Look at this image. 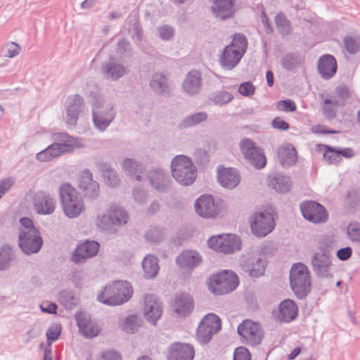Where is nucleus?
Segmentation results:
<instances>
[{
	"label": "nucleus",
	"instance_id": "5fc2aeb1",
	"mask_svg": "<svg viewBox=\"0 0 360 360\" xmlns=\"http://www.w3.org/2000/svg\"><path fill=\"white\" fill-rule=\"evenodd\" d=\"M276 107L279 110L294 112L296 110L295 103L290 99L279 101L276 103Z\"/></svg>",
	"mask_w": 360,
	"mask_h": 360
},
{
	"label": "nucleus",
	"instance_id": "6e6552de",
	"mask_svg": "<svg viewBox=\"0 0 360 360\" xmlns=\"http://www.w3.org/2000/svg\"><path fill=\"white\" fill-rule=\"evenodd\" d=\"M290 284L297 298L303 299L307 295L311 288V280L306 265L302 263L293 264L290 272Z\"/></svg>",
	"mask_w": 360,
	"mask_h": 360
},
{
	"label": "nucleus",
	"instance_id": "c03bdc74",
	"mask_svg": "<svg viewBox=\"0 0 360 360\" xmlns=\"http://www.w3.org/2000/svg\"><path fill=\"white\" fill-rule=\"evenodd\" d=\"M122 169L129 176L133 174L142 173L143 166L141 163L134 158H126L121 164Z\"/></svg>",
	"mask_w": 360,
	"mask_h": 360
},
{
	"label": "nucleus",
	"instance_id": "a878e982",
	"mask_svg": "<svg viewBox=\"0 0 360 360\" xmlns=\"http://www.w3.org/2000/svg\"><path fill=\"white\" fill-rule=\"evenodd\" d=\"M162 314V304L154 295H147L144 300L143 315L145 318L155 324Z\"/></svg>",
	"mask_w": 360,
	"mask_h": 360
},
{
	"label": "nucleus",
	"instance_id": "09e8293b",
	"mask_svg": "<svg viewBox=\"0 0 360 360\" xmlns=\"http://www.w3.org/2000/svg\"><path fill=\"white\" fill-rule=\"evenodd\" d=\"M233 96L225 91L216 92L210 96V99L216 105H224L233 100Z\"/></svg>",
	"mask_w": 360,
	"mask_h": 360
},
{
	"label": "nucleus",
	"instance_id": "7ed1b4c3",
	"mask_svg": "<svg viewBox=\"0 0 360 360\" xmlns=\"http://www.w3.org/2000/svg\"><path fill=\"white\" fill-rule=\"evenodd\" d=\"M129 218L128 212L124 207L111 202L105 213L96 216L95 224L99 230L113 234L117 233L118 228L128 223Z\"/></svg>",
	"mask_w": 360,
	"mask_h": 360
},
{
	"label": "nucleus",
	"instance_id": "7c9ffc66",
	"mask_svg": "<svg viewBox=\"0 0 360 360\" xmlns=\"http://www.w3.org/2000/svg\"><path fill=\"white\" fill-rule=\"evenodd\" d=\"M194 349L188 344L176 343L172 345L168 352V360H193Z\"/></svg>",
	"mask_w": 360,
	"mask_h": 360
},
{
	"label": "nucleus",
	"instance_id": "79ce46f5",
	"mask_svg": "<svg viewBox=\"0 0 360 360\" xmlns=\"http://www.w3.org/2000/svg\"><path fill=\"white\" fill-rule=\"evenodd\" d=\"M15 257L12 249L8 245H3L0 249V271L7 270Z\"/></svg>",
	"mask_w": 360,
	"mask_h": 360
},
{
	"label": "nucleus",
	"instance_id": "ddd939ff",
	"mask_svg": "<svg viewBox=\"0 0 360 360\" xmlns=\"http://www.w3.org/2000/svg\"><path fill=\"white\" fill-rule=\"evenodd\" d=\"M332 255L326 250L315 252L311 258L312 270L321 278H330L333 276Z\"/></svg>",
	"mask_w": 360,
	"mask_h": 360
},
{
	"label": "nucleus",
	"instance_id": "de8ad7c7",
	"mask_svg": "<svg viewBox=\"0 0 360 360\" xmlns=\"http://www.w3.org/2000/svg\"><path fill=\"white\" fill-rule=\"evenodd\" d=\"M21 47L15 42L6 43L3 49V56L6 58H13L18 56L20 53Z\"/></svg>",
	"mask_w": 360,
	"mask_h": 360
},
{
	"label": "nucleus",
	"instance_id": "2eb2a0df",
	"mask_svg": "<svg viewBox=\"0 0 360 360\" xmlns=\"http://www.w3.org/2000/svg\"><path fill=\"white\" fill-rule=\"evenodd\" d=\"M208 246L224 254H231L240 249V242L238 236L233 234L211 237L207 241Z\"/></svg>",
	"mask_w": 360,
	"mask_h": 360
},
{
	"label": "nucleus",
	"instance_id": "f03ea898",
	"mask_svg": "<svg viewBox=\"0 0 360 360\" xmlns=\"http://www.w3.org/2000/svg\"><path fill=\"white\" fill-rule=\"evenodd\" d=\"M89 102L92 108V121L94 127L103 132L110 125L116 112L111 103H106L105 97L98 91H91Z\"/></svg>",
	"mask_w": 360,
	"mask_h": 360
},
{
	"label": "nucleus",
	"instance_id": "0e129e2a",
	"mask_svg": "<svg viewBox=\"0 0 360 360\" xmlns=\"http://www.w3.org/2000/svg\"><path fill=\"white\" fill-rule=\"evenodd\" d=\"M60 331H61V328L59 326L56 325V326H51L48 330V331L46 333V337H47L48 341H51V342L56 341L58 338V337L60 334Z\"/></svg>",
	"mask_w": 360,
	"mask_h": 360
},
{
	"label": "nucleus",
	"instance_id": "c9c22d12",
	"mask_svg": "<svg viewBox=\"0 0 360 360\" xmlns=\"http://www.w3.org/2000/svg\"><path fill=\"white\" fill-rule=\"evenodd\" d=\"M176 261L182 269H193L200 264L201 257L195 251L186 250L176 257Z\"/></svg>",
	"mask_w": 360,
	"mask_h": 360
},
{
	"label": "nucleus",
	"instance_id": "c756f323",
	"mask_svg": "<svg viewBox=\"0 0 360 360\" xmlns=\"http://www.w3.org/2000/svg\"><path fill=\"white\" fill-rule=\"evenodd\" d=\"M317 68L321 77L324 79H329L337 72V61L333 56L325 54L319 58Z\"/></svg>",
	"mask_w": 360,
	"mask_h": 360
},
{
	"label": "nucleus",
	"instance_id": "864d4df0",
	"mask_svg": "<svg viewBox=\"0 0 360 360\" xmlns=\"http://www.w3.org/2000/svg\"><path fill=\"white\" fill-rule=\"evenodd\" d=\"M80 333H82L86 338H92L98 335L100 332V329L97 326L93 324L92 323H89L84 328L79 330Z\"/></svg>",
	"mask_w": 360,
	"mask_h": 360
},
{
	"label": "nucleus",
	"instance_id": "69168bd1",
	"mask_svg": "<svg viewBox=\"0 0 360 360\" xmlns=\"http://www.w3.org/2000/svg\"><path fill=\"white\" fill-rule=\"evenodd\" d=\"M20 222L22 226V228L20 229L19 231L30 232L31 231L37 230V229H36L34 226L33 221L30 218L22 217L20 219Z\"/></svg>",
	"mask_w": 360,
	"mask_h": 360
},
{
	"label": "nucleus",
	"instance_id": "f8f14e48",
	"mask_svg": "<svg viewBox=\"0 0 360 360\" xmlns=\"http://www.w3.org/2000/svg\"><path fill=\"white\" fill-rule=\"evenodd\" d=\"M239 145L244 158L254 167L262 169L266 165V160L262 149L257 147L253 141L245 138Z\"/></svg>",
	"mask_w": 360,
	"mask_h": 360
},
{
	"label": "nucleus",
	"instance_id": "4d7b16f0",
	"mask_svg": "<svg viewBox=\"0 0 360 360\" xmlns=\"http://www.w3.org/2000/svg\"><path fill=\"white\" fill-rule=\"evenodd\" d=\"M15 181L12 177H8L0 180V199L14 185Z\"/></svg>",
	"mask_w": 360,
	"mask_h": 360
},
{
	"label": "nucleus",
	"instance_id": "f257e3e1",
	"mask_svg": "<svg viewBox=\"0 0 360 360\" xmlns=\"http://www.w3.org/2000/svg\"><path fill=\"white\" fill-rule=\"evenodd\" d=\"M53 143L36 155V159L40 162H49L60 155L72 153L75 148L84 146L79 139L70 136L67 133L57 132L51 136Z\"/></svg>",
	"mask_w": 360,
	"mask_h": 360
},
{
	"label": "nucleus",
	"instance_id": "5701e85b",
	"mask_svg": "<svg viewBox=\"0 0 360 360\" xmlns=\"http://www.w3.org/2000/svg\"><path fill=\"white\" fill-rule=\"evenodd\" d=\"M304 218L314 223L326 221L328 214L324 207L315 201H307L300 205Z\"/></svg>",
	"mask_w": 360,
	"mask_h": 360
},
{
	"label": "nucleus",
	"instance_id": "20e7f679",
	"mask_svg": "<svg viewBox=\"0 0 360 360\" xmlns=\"http://www.w3.org/2000/svg\"><path fill=\"white\" fill-rule=\"evenodd\" d=\"M248 48V41L242 34H235L232 41L227 45L219 57V63L226 70H231L240 63Z\"/></svg>",
	"mask_w": 360,
	"mask_h": 360
},
{
	"label": "nucleus",
	"instance_id": "c85d7f7f",
	"mask_svg": "<svg viewBox=\"0 0 360 360\" xmlns=\"http://www.w3.org/2000/svg\"><path fill=\"white\" fill-rule=\"evenodd\" d=\"M149 86L155 95L167 97L171 94L168 78L162 73H154L149 80Z\"/></svg>",
	"mask_w": 360,
	"mask_h": 360
},
{
	"label": "nucleus",
	"instance_id": "6ab92c4d",
	"mask_svg": "<svg viewBox=\"0 0 360 360\" xmlns=\"http://www.w3.org/2000/svg\"><path fill=\"white\" fill-rule=\"evenodd\" d=\"M239 335L250 345H259L262 339V331L259 324L251 320H245L238 327Z\"/></svg>",
	"mask_w": 360,
	"mask_h": 360
},
{
	"label": "nucleus",
	"instance_id": "9b49d317",
	"mask_svg": "<svg viewBox=\"0 0 360 360\" xmlns=\"http://www.w3.org/2000/svg\"><path fill=\"white\" fill-rule=\"evenodd\" d=\"M221 328L220 318L214 314H208L202 319L197 329V339L206 345Z\"/></svg>",
	"mask_w": 360,
	"mask_h": 360
},
{
	"label": "nucleus",
	"instance_id": "f3484780",
	"mask_svg": "<svg viewBox=\"0 0 360 360\" xmlns=\"http://www.w3.org/2000/svg\"><path fill=\"white\" fill-rule=\"evenodd\" d=\"M78 188L87 200H96L100 195L98 183L94 179L93 174L89 169L82 171L78 178Z\"/></svg>",
	"mask_w": 360,
	"mask_h": 360
},
{
	"label": "nucleus",
	"instance_id": "f704fd0d",
	"mask_svg": "<svg viewBox=\"0 0 360 360\" xmlns=\"http://www.w3.org/2000/svg\"><path fill=\"white\" fill-rule=\"evenodd\" d=\"M148 179L153 188L160 193H166L169 188V179L162 169L152 170L148 174Z\"/></svg>",
	"mask_w": 360,
	"mask_h": 360
},
{
	"label": "nucleus",
	"instance_id": "052dcab7",
	"mask_svg": "<svg viewBox=\"0 0 360 360\" xmlns=\"http://www.w3.org/2000/svg\"><path fill=\"white\" fill-rule=\"evenodd\" d=\"M233 360H251L250 354L245 347H238L235 350Z\"/></svg>",
	"mask_w": 360,
	"mask_h": 360
},
{
	"label": "nucleus",
	"instance_id": "72a5a7b5",
	"mask_svg": "<svg viewBox=\"0 0 360 360\" xmlns=\"http://www.w3.org/2000/svg\"><path fill=\"white\" fill-rule=\"evenodd\" d=\"M297 313L296 304L292 300L287 299L280 303L276 318L281 321L290 322L296 318Z\"/></svg>",
	"mask_w": 360,
	"mask_h": 360
},
{
	"label": "nucleus",
	"instance_id": "473e14b6",
	"mask_svg": "<svg viewBox=\"0 0 360 360\" xmlns=\"http://www.w3.org/2000/svg\"><path fill=\"white\" fill-rule=\"evenodd\" d=\"M278 160L283 167H289L294 165L297 160V155L295 148L290 143L281 146L277 149Z\"/></svg>",
	"mask_w": 360,
	"mask_h": 360
},
{
	"label": "nucleus",
	"instance_id": "13d9d810",
	"mask_svg": "<svg viewBox=\"0 0 360 360\" xmlns=\"http://www.w3.org/2000/svg\"><path fill=\"white\" fill-rule=\"evenodd\" d=\"M75 319L79 327V330L84 328L85 326L91 323L89 315L84 312L77 313L75 315Z\"/></svg>",
	"mask_w": 360,
	"mask_h": 360
},
{
	"label": "nucleus",
	"instance_id": "6e6d98bb",
	"mask_svg": "<svg viewBox=\"0 0 360 360\" xmlns=\"http://www.w3.org/2000/svg\"><path fill=\"white\" fill-rule=\"evenodd\" d=\"M345 46L350 53H355L359 49V42L352 37H346L344 39Z\"/></svg>",
	"mask_w": 360,
	"mask_h": 360
},
{
	"label": "nucleus",
	"instance_id": "a18cd8bd",
	"mask_svg": "<svg viewBox=\"0 0 360 360\" xmlns=\"http://www.w3.org/2000/svg\"><path fill=\"white\" fill-rule=\"evenodd\" d=\"M323 111L324 115L329 119L335 116V106L343 105V102H340L336 98H326L323 101Z\"/></svg>",
	"mask_w": 360,
	"mask_h": 360
},
{
	"label": "nucleus",
	"instance_id": "338daca9",
	"mask_svg": "<svg viewBox=\"0 0 360 360\" xmlns=\"http://www.w3.org/2000/svg\"><path fill=\"white\" fill-rule=\"evenodd\" d=\"M352 254V249L350 247L340 248L337 251V257L341 261H346L349 259Z\"/></svg>",
	"mask_w": 360,
	"mask_h": 360
},
{
	"label": "nucleus",
	"instance_id": "412c9836",
	"mask_svg": "<svg viewBox=\"0 0 360 360\" xmlns=\"http://www.w3.org/2000/svg\"><path fill=\"white\" fill-rule=\"evenodd\" d=\"M33 209L40 215H48L52 214L56 207L55 198L49 193L39 191L32 196Z\"/></svg>",
	"mask_w": 360,
	"mask_h": 360
},
{
	"label": "nucleus",
	"instance_id": "a19ab883",
	"mask_svg": "<svg viewBox=\"0 0 360 360\" xmlns=\"http://www.w3.org/2000/svg\"><path fill=\"white\" fill-rule=\"evenodd\" d=\"M274 188L280 193H286L292 187L290 178L284 174H278L271 181Z\"/></svg>",
	"mask_w": 360,
	"mask_h": 360
},
{
	"label": "nucleus",
	"instance_id": "a211bd4d",
	"mask_svg": "<svg viewBox=\"0 0 360 360\" xmlns=\"http://www.w3.org/2000/svg\"><path fill=\"white\" fill-rule=\"evenodd\" d=\"M100 70L105 79L112 82L118 81L129 72L127 66L112 57L101 64Z\"/></svg>",
	"mask_w": 360,
	"mask_h": 360
},
{
	"label": "nucleus",
	"instance_id": "3c124183",
	"mask_svg": "<svg viewBox=\"0 0 360 360\" xmlns=\"http://www.w3.org/2000/svg\"><path fill=\"white\" fill-rule=\"evenodd\" d=\"M325 148L326 150L323 153V157L328 163H337L341 160L342 158L340 157L336 148L328 146H325Z\"/></svg>",
	"mask_w": 360,
	"mask_h": 360
},
{
	"label": "nucleus",
	"instance_id": "cd10ccee",
	"mask_svg": "<svg viewBox=\"0 0 360 360\" xmlns=\"http://www.w3.org/2000/svg\"><path fill=\"white\" fill-rule=\"evenodd\" d=\"M96 167L101 172L107 186L116 188L121 183L117 172L106 161L99 160L95 163Z\"/></svg>",
	"mask_w": 360,
	"mask_h": 360
},
{
	"label": "nucleus",
	"instance_id": "1a4fd4ad",
	"mask_svg": "<svg viewBox=\"0 0 360 360\" xmlns=\"http://www.w3.org/2000/svg\"><path fill=\"white\" fill-rule=\"evenodd\" d=\"M238 278L233 271H223L210 277L209 290L215 295L227 294L236 288Z\"/></svg>",
	"mask_w": 360,
	"mask_h": 360
},
{
	"label": "nucleus",
	"instance_id": "9d476101",
	"mask_svg": "<svg viewBox=\"0 0 360 360\" xmlns=\"http://www.w3.org/2000/svg\"><path fill=\"white\" fill-rule=\"evenodd\" d=\"M252 233L257 237L263 238L271 233L276 222L273 215L267 211H257L249 218Z\"/></svg>",
	"mask_w": 360,
	"mask_h": 360
},
{
	"label": "nucleus",
	"instance_id": "603ef678",
	"mask_svg": "<svg viewBox=\"0 0 360 360\" xmlns=\"http://www.w3.org/2000/svg\"><path fill=\"white\" fill-rule=\"evenodd\" d=\"M347 235L354 242H360V224L351 222L347 226Z\"/></svg>",
	"mask_w": 360,
	"mask_h": 360
},
{
	"label": "nucleus",
	"instance_id": "393cba45",
	"mask_svg": "<svg viewBox=\"0 0 360 360\" xmlns=\"http://www.w3.org/2000/svg\"><path fill=\"white\" fill-rule=\"evenodd\" d=\"M195 211L198 215L203 218H213L219 212L218 205L214 202L211 195L200 196L195 204Z\"/></svg>",
	"mask_w": 360,
	"mask_h": 360
},
{
	"label": "nucleus",
	"instance_id": "423d86ee",
	"mask_svg": "<svg viewBox=\"0 0 360 360\" xmlns=\"http://www.w3.org/2000/svg\"><path fill=\"white\" fill-rule=\"evenodd\" d=\"M132 293V288L129 282L118 281L105 286L98 296V300L107 305H120L127 302Z\"/></svg>",
	"mask_w": 360,
	"mask_h": 360
},
{
	"label": "nucleus",
	"instance_id": "4be33fe9",
	"mask_svg": "<svg viewBox=\"0 0 360 360\" xmlns=\"http://www.w3.org/2000/svg\"><path fill=\"white\" fill-rule=\"evenodd\" d=\"M100 245L94 240H86L78 245L72 254L71 260L76 264L84 263L87 259L97 255Z\"/></svg>",
	"mask_w": 360,
	"mask_h": 360
},
{
	"label": "nucleus",
	"instance_id": "aec40b11",
	"mask_svg": "<svg viewBox=\"0 0 360 360\" xmlns=\"http://www.w3.org/2000/svg\"><path fill=\"white\" fill-rule=\"evenodd\" d=\"M18 243L23 252L31 255L40 250L43 240L38 230L30 232L19 231Z\"/></svg>",
	"mask_w": 360,
	"mask_h": 360
},
{
	"label": "nucleus",
	"instance_id": "bb28decb",
	"mask_svg": "<svg viewBox=\"0 0 360 360\" xmlns=\"http://www.w3.org/2000/svg\"><path fill=\"white\" fill-rule=\"evenodd\" d=\"M202 86V75L198 70L188 72L181 85L183 91L189 96L198 95L200 92Z\"/></svg>",
	"mask_w": 360,
	"mask_h": 360
},
{
	"label": "nucleus",
	"instance_id": "58836bf2",
	"mask_svg": "<svg viewBox=\"0 0 360 360\" xmlns=\"http://www.w3.org/2000/svg\"><path fill=\"white\" fill-rule=\"evenodd\" d=\"M142 267L145 277L153 278L159 271L158 259L151 255H146L142 262Z\"/></svg>",
	"mask_w": 360,
	"mask_h": 360
},
{
	"label": "nucleus",
	"instance_id": "0eeeda50",
	"mask_svg": "<svg viewBox=\"0 0 360 360\" xmlns=\"http://www.w3.org/2000/svg\"><path fill=\"white\" fill-rule=\"evenodd\" d=\"M172 175L181 185H191L196 177V168L190 158L184 155L174 157L171 162Z\"/></svg>",
	"mask_w": 360,
	"mask_h": 360
},
{
	"label": "nucleus",
	"instance_id": "dca6fc26",
	"mask_svg": "<svg viewBox=\"0 0 360 360\" xmlns=\"http://www.w3.org/2000/svg\"><path fill=\"white\" fill-rule=\"evenodd\" d=\"M84 109V101L82 96L77 94L69 96L65 103L66 124L70 127H75Z\"/></svg>",
	"mask_w": 360,
	"mask_h": 360
},
{
	"label": "nucleus",
	"instance_id": "2f4dec72",
	"mask_svg": "<svg viewBox=\"0 0 360 360\" xmlns=\"http://www.w3.org/2000/svg\"><path fill=\"white\" fill-rule=\"evenodd\" d=\"M218 181L223 187L232 189L239 184L240 176L238 172L233 168H223L219 170Z\"/></svg>",
	"mask_w": 360,
	"mask_h": 360
},
{
	"label": "nucleus",
	"instance_id": "774afa93",
	"mask_svg": "<svg viewBox=\"0 0 360 360\" xmlns=\"http://www.w3.org/2000/svg\"><path fill=\"white\" fill-rule=\"evenodd\" d=\"M99 360H121V356L117 352L109 350L104 352Z\"/></svg>",
	"mask_w": 360,
	"mask_h": 360
},
{
	"label": "nucleus",
	"instance_id": "39448f33",
	"mask_svg": "<svg viewBox=\"0 0 360 360\" xmlns=\"http://www.w3.org/2000/svg\"><path fill=\"white\" fill-rule=\"evenodd\" d=\"M60 198L65 214L69 218H76L85 211V205L79 193L70 184L60 187Z\"/></svg>",
	"mask_w": 360,
	"mask_h": 360
},
{
	"label": "nucleus",
	"instance_id": "4468645a",
	"mask_svg": "<svg viewBox=\"0 0 360 360\" xmlns=\"http://www.w3.org/2000/svg\"><path fill=\"white\" fill-rule=\"evenodd\" d=\"M266 262L257 252H250L240 259L241 269L250 277L257 278L262 276L265 271Z\"/></svg>",
	"mask_w": 360,
	"mask_h": 360
},
{
	"label": "nucleus",
	"instance_id": "680f3d73",
	"mask_svg": "<svg viewBox=\"0 0 360 360\" xmlns=\"http://www.w3.org/2000/svg\"><path fill=\"white\" fill-rule=\"evenodd\" d=\"M158 32L160 37L164 40H169L174 35V29L168 25L160 27Z\"/></svg>",
	"mask_w": 360,
	"mask_h": 360
},
{
	"label": "nucleus",
	"instance_id": "ea45409f",
	"mask_svg": "<svg viewBox=\"0 0 360 360\" xmlns=\"http://www.w3.org/2000/svg\"><path fill=\"white\" fill-rule=\"evenodd\" d=\"M304 63V58L297 53H288L281 59V65L288 71L299 68Z\"/></svg>",
	"mask_w": 360,
	"mask_h": 360
},
{
	"label": "nucleus",
	"instance_id": "bf43d9fd",
	"mask_svg": "<svg viewBox=\"0 0 360 360\" xmlns=\"http://www.w3.org/2000/svg\"><path fill=\"white\" fill-rule=\"evenodd\" d=\"M255 88L250 82L242 83L238 87V92L245 96H250L255 94Z\"/></svg>",
	"mask_w": 360,
	"mask_h": 360
},
{
	"label": "nucleus",
	"instance_id": "37998d69",
	"mask_svg": "<svg viewBox=\"0 0 360 360\" xmlns=\"http://www.w3.org/2000/svg\"><path fill=\"white\" fill-rule=\"evenodd\" d=\"M207 118V114L205 112H199L185 117L179 124L181 129H186L194 127Z\"/></svg>",
	"mask_w": 360,
	"mask_h": 360
},
{
	"label": "nucleus",
	"instance_id": "e2e57ef3",
	"mask_svg": "<svg viewBox=\"0 0 360 360\" xmlns=\"http://www.w3.org/2000/svg\"><path fill=\"white\" fill-rule=\"evenodd\" d=\"M337 95L342 100L341 102L345 103V101L349 99L351 96V90L344 84H340L336 88Z\"/></svg>",
	"mask_w": 360,
	"mask_h": 360
},
{
	"label": "nucleus",
	"instance_id": "8fccbe9b",
	"mask_svg": "<svg viewBox=\"0 0 360 360\" xmlns=\"http://www.w3.org/2000/svg\"><path fill=\"white\" fill-rule=\"evenodd\" d=\"M116 52L122 58L131 57L132 49L130 43L125 39L120 40L117 44Z\"/></svg>",
	"mask_w": 360,
	"mask_h": 360
},
{
	"label": "nucleus",
	"instance_id": "b1692460",
	"mask_svg": "<svg viewBox=\"0 0 360 360\" xmlns=\"http://www.w3.org/2000/svg\"><path fill=\"white\" fill-rule=\"evenodd\" d=\"M210 10L217 19L229 20L236 11V0H212Z\"/></svg>",
	"mask_w": 360,
	"mask_h": 360
},
{
	"label": "nucleus",
	"instance_id": "e433bc0d",
	"mask_svg": "<svg viewBox=\"0 0 360 360\" xmlns=\"http://www.w3.org/2000/svg\"><path fill=\"white\" fill-rule=\"evenodd\" d=\"M194 307L193 298L188 294H180L176 297L174 308L180 316H186L191 314Z\"/></svg>",
	"mask_w": 360,
	"mask_h": 360
},
{
	"label": "nucleus",
	"instance_id": "49530a36",
	"mask_svg": "<svg viewBox=\"0 0 360 360\" xmlns=\"http://www.w3.org/2000/svg\"><path fill=\"white\" fill-rule=\"evenodd\" d=\"M60 302L68 309H71L77 304V299L71 291L63 290L58 297Z\"/></svg>",
	"mask_w": 360,
	"mask_h": 360
},
{
	"label": "nucleus",
	"instance_id": "4c0bfd02",
	"mask_svg": "<svg viewBox=\"0 0 360 360\" xmlns=\"http://www.w3.org/2000/svg\"><path fill=\"white\" fill-rule=\"evenodd\" d=\"M142 319L136 314H131L120 319L119 326L122 330L129 334H134L141 326Z\"/></svg>",
	"mask_w": 360,
	"mask_h": 360
}]
</instances>
